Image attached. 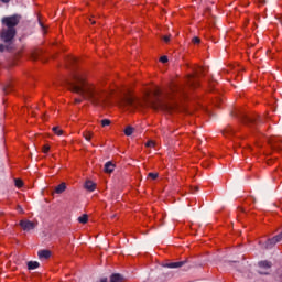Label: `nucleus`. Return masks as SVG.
<instances>
[{
	"label": "nucleus",
	"mask_w": 282,
	"mask_h": 282,
	"mask_svg": "<svg viewBox=\"0 0 282 282\" xmlns=\"http://www.w3.org/2000/svg\"><path fill=\"white\" fill-rule=\"evenodd\" d=\"M163 41L164 43H171V36H164Z\"/></svg>",
	"instance_id": "obj_32"
},
{
	"label": "nucleus",
	"mask_w": 282,
	"mask_h": 282,
	"mask_svg": "<svg viewBox=\"0 0 282 282\" xmlns=\"http://www.w3.org/2000/svg\"><path fill=\"white\" fill-rule=\"evenodd\" d=\"M83 138H85V140H87L89 142L94 138V132L85 131V132H83Z\"/></svg>",
	"instance_id": "obj_18"
},
{
	"label": "nucleus",
	"mask_w": 282,
	"mask_h": 282,
	"mask_svg": "<svg viewBox=\"0 0 282 282\" xmlns=\"http://www.w3.org/2000/svg\"><path fill=\"white\" fill-rule=\"evenodd\" d=\"M68 87L70 91L78 94L84 100L91 102V105L102 106L109 98V93L102 88V84L89 83L87 80V74L83 70H77L73 75Z\"/></svg>",
	"instance_id": "obj_1"
},
{
	"label": "nucleus",
	"mask_w": 282,
	"mask_h": 282,
	"mask_svg": "<svg viewBox=\"0 0 282 282\" xmlns=\"http://www.w3.org/2000/svg\"><path fill=\"white\" fill-rule=\"evenodd\" d=\"M192 43H194V45H197V44L202 43V40L199 37H194V39H192Z\"/></svg>",
	"instance_id": "obj_29"
},
{
	"label": "nucleus",
	"mask_w": 282,
	"mask_h": 282,
	"mask_svg": "<svg viewBox=\"0 0 282 282\" xmlns=\"http://www.w3.org/2000/svg\"><path fill=\"white\" fill-rule=\"evenodd\" d=\"M89 23H91L94 25V24H96V20H94V18H90Z\"/></svg>",
	"instance_id": "obj_34"
},
{
	"label": "nucleus",
	"mask_w": 282,
	"mask_h": 282,
	"mask_svg": "<svg viewBox=\"0 0 282 282\" xmlns=\"http://www.w3.org/2000/svg\"><path fill=\"white\" fill-rule=\"evenodd\" d=\"M281 239H282V232L280 235L267 240L264 248L267 250H270V248H272L273 246H276V243H279V241H281Z\"/></svg>",
	"instance_id": "obj_6"
},
{
	"label": "nucleus",
	"mask_w": 282,
	"mask_h": 282,
	"mask_svg": "<svg viewBox=\"0 0 282 282\" xmlns=\"http://www.w3.org/2000/svg\"><path fill=\"white\" fill-rule=\"evenodd\" d=\"M109 124H111V120H109V119L101 120V127H109Z\"/></svg>",
	"instance_id": "obj_26"
},
{
	"label": "nucleus",
	"mask_w": 282,
	"mask_h": 282,
	"mask_svg": "<svg viewBox=\"0 0 282 282\" xmlns=\"http://www.w3.org/2000/svg\"><path fill=\"white\" fill-rule=\"evenodd\" d=\"M99 282H107V278H102Z\"/></svg>",
	"instance_id": "obj_36"
},
{
	"label": "nucleus",
	"mask_w": 282,
	"mask_h": 282,
	"mask_svg": "<svg viewBox=\"0 0 282 282\" xmlns=\"http://www.w3.org/2000/svg\"><path fill=\"white\" fill-rule=\"evenodd\" d=\"M175 89H177V88L172 89V91H175Z\"/></svg>",
	"instance_id": "obj_37"
},
{
	"label": "nucleus",
	"mask_w": 282,
	"mask_h": 282,
	"mask_svg": "<svg viewBox=\"0 0 282 282\" xmlns=\"http://www.w3.org/2000/svg\"><path fill=\"white\" fill-rule=\"evenodd\" d=\"M20 226L23 230L30 231L36 228V223L30 220H21Z\"/></svg>",
	"instance_id": "obj_5"
},
{
	"label": "nucleus",
	"mask_w": 282,
	"mask_h": 282,
	"mask_svg": "<svg viewBox=\"0 0 282 282\" xmlns=\"http://www.w3.org/2000/svg\"><path fill=\"white\" fill-rule=\"evenodd\" d=\"M2 3H10V0H1Z\"/></svg>",
	"instance_id": "obj_35"
},
{
	"label": "nucleus",
	"mask_w": 282,
	"mask_h": 282,
	"mask_svg": "<svg viewBox=\"0 0 282 282\" xmlns=\"http://www.w3.org/2000/svg\"><path fill=\"white\" fill-rule=\"evenodd\" d=\"M85 188H86V191H90V193H91V192L96 191V184L91 181H86Z\"/></svg>",
	"instance_id": "obj_14"
},
{
	"label": "nucleus",
	"mask_w": 282,
	"mask_h": 282,
	"mask_svg": "<svg viewBox=\"0 0 282 282\" xmlns=\"http://www.w3.org/2000/svg\"><path fill=\"white\" fill-rule=\"evenodd\" d=\"M110 282H124V278L119 273H115L110 276Z\"/></svg>",
	"instance_id": "obj_13"
},
{
	"label": "nucleus",
	"mask_w": 282,
	"mask_h": 282,
	"mask_svg": "<svg viewBox=\"0 0 282 282\" xmlns=\"http://www.w3.org/2000/svg\"><path fill=\"white\" fill-rule=\"evenodd\" d=\"M186 261H180V262H171L166 264V268H182V265H185Z\"/></svg>",
	"instance_id": "obj_15"
},
{
	"label": "nucleus",
	"mask_w": 282,
	"mask_h": 282,
	"mask_svg": "<svg viewBox=\"0 0 282 282\" xmlns=\"http://www.w3.org/2000/svg\"><path fill=\"white\" fill-rule=\"evenodd\" d=\"M53 132L55 135H63V130L58 127H53Z\"/></svg>",
	"instance_id": "obj_24"
},
{
	"label": "nucleus",
	"mask_w": 282,
	"mask_h": 282,
	"mask_svg": "<svg viewBox=\"0 0 282 282\" xmlns=\"http://www.w3.org/2000/svg\"><path fill=\"white\" fill-rule=\"evenodd\" d=\"M259 267L264 268L265 270H270V268H272V262L261 261V262H259Z\"/></svg>",
	"instance_id": "obj_17"
},
{
	"label": "nucleus",
	"mask_w": 282,
	"mask_h": 282,
	"mask_svg": "<svg viewBox=\"0 0 282 282\" xmlns=\"http://www.w3.org/2000/svg\"><path fill=\"white\" fill-rule=\"evenodd\" d=\"M145 147L153 148V147H155V142H153V141H148V142L145 143Z\"/></svg>",
	"instance_id": "obj_31"
},
{
	"label": "nucleus",
	"mask_w": 282,
	"mask_h": 282,
	"mask_svg": "<svg viewBox=\"0 0 282 282\" xmlns=\"http://www.w3.org/2000/svg\"><path fill=\"white\" fill-rule=\"evenodd\" d=\"M39 262L36 261H30L28 262V270H36V268H39Z\"/></svg>",
	"instance_id": "obj_20"
},
{
	"label": "nucleus",
	"mask_w": 282,
	"mask_h": 282,
	"mask_svg": "<svg viewBox=\"0 0 282 282\" xmlns=\"http://www.w3.org/2000/svg\"><path fill=\"white\" fill-rule=\"evenodd\" d=\"M133 127H130L128 126L126 129H124V135H133Z\"/></svg>",
	"instance_id": "obj_22"
},
{
	"label": "nucleus",
	"mask_w": 282,
	"mask_h": 282,
	"mask_svg": "<svg viewBox=\"0 0 282 282\" xmlns=\"http://www.w3.org/2000/svg\"><path fill=\"white\" fill-rule=\"evenodd\" d=\"M2 42L4 44H0V52H10V50H14V37L13 36H2Z\"/></svg>",
	"instance_id": "obj_4"
},
{
	"label": "nucleus",
	"mask_w": 282,
	"mask_h": 282,
	"mask_svg": "<svg viewBox=\"0 0 282 282\" xmlns=\"http://www.w3.org/2000/svg\"><path fill=\"white\" fill-rule=\"evenodd\" d=\"M77 220L79 221V224H87V221H89V216L87 214H84L79 216Z\"/></svg>",
	"instance_id": "obj_19"
},
{
	"label": "nucleus",
	"mask_w": 282,
	"mask_h": 282,
	"mask_svg": "<svg viewBox=\"0 0 282 282\" xmlns=\"http://www.w3.org/2000/svg\"><path fill=\"white\" fill-rule=\"evenodd\" d=\"M269 144H271L272 149H274L275 151H281L282 149L281 142H279V139L276 138H271L269 140Z\"/></svg>",
	"instance_id": "obj_8"
},
{
	"label": "nucleus",
	"mask_w": 282,
	"mask_h": 282,
	"mask_svg": "<svg viewBox=\"0 0 282 282\" xmlns=\"http://www.w3.org/2000/svg\"><path fill=\"white\" fill-rule=\"evenodd\" d=\"M43 54V52L41 50H33L31 52V58L32 61H39V58H41V55Z\"/></svg>",
	"instance_id": "obj_11"
},
{
	"label": "nucleus",
	"mask_w": 282,
	"mask_h": 282,
	"mask_svg": "<svg viewBox=\"0 0 282 282\" xmlns=\"http://www.w3.org/2000/svg\"><path fill=\"white\" fill-rule=\"evenodd\" d=\"M115 169H116V165L113 163L107 162L105 164L104 171L105 173H113Z\"/></svg>",
	"instance_id": "obj_12"
},
{
	"label": "nucleus",
	"mask_w": 282,
	"mask_h": 282,
	"mask_svg": "<svg viewBox=\"0 0 282 282\" xmlns=\"http://www.w3.org/2000/svg\"><path fill=\"white\" fill-rule=\"evenodd\" d=\"M160 63H169V57L166 55L161 56Z\"/></svg>",
	"instance_id": "obj_28"
},
{
	"label": "nucleus",
	"mask_w": 282,
	"mask_h": 282,
	"mask_svg": "<svg viewBox=\"0 0 282 282\" xmlns=\"http://www.w3.org/2000/svg\"><path fill=\"white\" fill-rule=\"evenodd\" d=\"M232 127H230V126H228L225 130H224V132H223V134L224 135H232Z\"/></svg>",
	"instance_id": "obj_23"
},
{
	"label": "nucleus",
	"mask_w": 282,
	"mask_h": 282,
	"mask_svg": "<svg viewBox=\"0 0 282 282\" xmlns=\"http://www.w3.org/2000/svg\"><path fill=\"white\" fill-rule=\"evenodd\" d=\"M14 182L17 188H23V181L21 178H15Z\"/></svg>",
	"instance_id": "obj_25"
},
{
	"label": "nucleus",
	"mask_w": 282,
	"mask_h": 282,
	"mask_svg": "<svg viewBox=\"0 0 282 282\" xmlns=\"http://www.w3.org/2000/svg\"><path fill=\"white\" fill-rule=\"evenodd\" d=\"M65 191H67V185L65 183H61L59 185H57L55 187V193L57 195H61V194L65 193Z\"/></svg>",
	"instance_id": "obj_10"
},
{
	"label": "nucleus",
	"mask_w": 282,
	"mask_h": 282,
	"mask_svg": "<svg viewBox=\"0 0 282 282\" xmlns=\"http://www.w3.org/2000/svg\"><path fill=\"white\" fill-rule=\"evenodd\" d=\"M42 151L43 153H50V145H43Z\"/></svg>",
	"instance_id": "obj_30"
},
{
	"label": "nucleus",
	"mask_w": 282,
	"mask_h": 282,
	"mask_svg": "<svg viewBox=\"0 0 282 282\" xmlns=\"http://www.w3.org/2000/svg\"><path fill=\"white\" fill-rule=\"evenodd\" d=\"M75 102H76L77 105H80V102H83V99L76 98V99H75Z\"/></svg>",
	"instance_id": "obj_33"
},
{
	"label": "nucleus",
	"mask_w": 282,
	"mask_h": 282,
	"mask_svg": "<svg viewBox=\"0 0 282 282\" xmlns=\"http://www.w3.org/2000/svg\"><path fill=\"white\" fill-rule=\"evenodd\" d=\"M37 256L40 259H50L52 257V251L51 250H40L37 252Z\"/></svg>",
	"instance_id": "obj_9"
},
{
	"label": "nucleus",
	"mask_w": 282,
	"mask_h": 282,
	"mask_svg": "<svg viewBox=\"0 0 282 282\" xmlns=\"http://www.w3.org/2000/svg\"><path fill=\"white\" fill-rule=\"evenodd\" d=\"M187 85H189V87H199V80H197V77L194 75H189L187 77Z\"/></svg>",
	"instance_id": "obj_7"
},
{
	"label": "nucleus",
	"mask_w": 282,
	"mask_h": 282,
	"mask_svg": "<svg viewBox=\"0 0 282 282\" xmlns=\"http://www.w3.org/2000/svg\"><path fill=\"white\" fill-rule=\"evenodd\" d=\"M21 23V14L3 17L1 19L2 30L0 36H17V25Z\"/></svg>",
	"instance_id": "obj_3"
},
{
	"label": "nucleus",
	"mask_w": 282,
	"mask_h": 282,
	"mask_svg": "<svg viewBox=\"0 0 282 282\" xmlns=\"http://www.w3.org/2000/svg\"><path fill=\"white\" fill-rule=\"evenodd\" d=\"M39 25H40V28L42 30V34H47V26H45L43 21H41V18H39Z\"/></svg>",
	"instance_id": "obj_21"
},
{
	"label": "nucleus",
	"mask_w": 282,
	"mask_h": 282,
	"mask_svg": "<svg viewBox=\"0 0 282 282\" xmlns=\"http://www.w3.org/2000/svg\"><path fill=\"white\" fill-rule=\"evenodd\" d=\"M159 175H160V174H158V173L150 172V173L148 174V177H150V180H158Z\"/></svg>",
	"instance_id": "obj_27"
},
{
	"label": "nucleus",
	"mask_w": 282,
	"mask_h": 282,
	"mask_svg": "<svg viewBox=\"0 0 282 282\" xmlns=\"http://www.w3.org/2000/svg\"><path fill=\"white\" fill-rule=\"evenodd\" d=\"M161 96L162 90L155 87L152 91L145 93L141 99L131 96L126 97L121 101V107H127L128 109H147V107H151V109H163L170 113H173V111H180L177 102L171 99V97H167L164 101L160 98Z\"/></svg>",
	"instance_id": "obj_2"
},
{
	"label": "nucleus",
	"mask_w": 282,
	"mask_h": 282,
	"mask_svg": "<svg viewBox=\"0 0 282 282\" xmlns=\"http://www.w3.org/2000/svg\"><path fill=\"white\" fill-rule=\"evenodd\" d=\"M66 63L68 65H76V63H78V58L72 56V55H68L67 58H66Z\"/></svg>",
	"instance_id": "obj_16"
}]
</instances>
